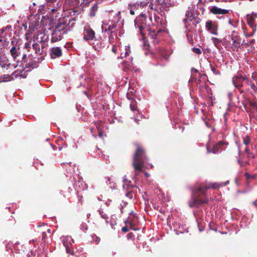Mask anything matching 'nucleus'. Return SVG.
Masks as SVG:
<instances>
[{"mask_svg":"<svg viewBox=\"0 0 257 257\" xmlns=\"http://www.w3.org/2000/svg\"><path fill=\"white\" fill-rule=\"evenodd\" d=\"M78 180L75 182L74 184V188L75 190L77 191V193H79V191L82 190H84L87 188V185L85 183L82 179L79 178L78 177Z\"/></svg>","mask_w":257,"mask_h":257,"instance_id":"22","label":"nucleus"},{"mask_svg":"<svg viewBox=\"0 0 257 257\" xmlns=\"http://www.w3.org/2000/svg\"><path fill=\"white\" fill-rule=\"evenodd\" d=\"M254 32H253V31H252V32L251 33H250L249 34L247 35L246 36L247 37H251V36H252L254 34Z\"/></svg>","mask_w":257,"mask_h":257,"instance_id":"58","label":"nucleus"},{"mask_svg":"<svg viewBox=\"0 0 257 257\" xmlns=\"http://www.w3.org/2000/svg\"><path fill=\"white\" fill-rule=\"evenodd\" d=\"M26 78L23 74V71H19L18 70L14 72L11 75L4 74L0 76V83L10 81L14 80L15 78Z\"/></svg>","mask_w":257,"mask_h":257,"instance_id":"12","label":"nucleus"},{"mask_svg":"<svg viewBox=\"0 0 257 257\" xmlns=\"http://www.w3.org/2000/svg\"><path fill=\"white\" fill-rule=\"evenodd\" d=\"M126 193H125V196L127 197H128L129 198L131 199L132 197H133V195H132V191L131 190H128L127 191H126Z\"/></svg>","mask_w":257,"mask_h":257,"instance_id":"45","label":"nucleus"},{"mask_svg":"<svg viewBox=\"0 0 257 257\" xmlns=\"http://www.w3.org/2000/svg\"><path fill=\"white\" fill-rule=\"evenodd\" d=\"M62 50L60 47H53L51 49L50 56L52 59L58 58L62 55Z\"/></svg>","mask_w":257,"mask_h":257,"instance_id":"24","label":"nucleus"},{"mask_svg":"<svg viewBox=\"0 0 257 257\" xmlns=\"http://www.w3.org/2000/svg\"><path fill=\"white\" fill-rule=\"evenodd\" d=\"M191 70H192V72H195V73L198 72V70L194 68H192Z\"/></svg>","mask_w":257,"mask_h":257,"instance_id":"59","label":"nucleus"},{"mask_svg":"<svg viewBox=\"0 0 257 257\" xmlns=\"http://www.w3.org/2000/svg\"><path fill=\"white\" fill-rule=\"evenodd\" d=\"M202 112L203 115L201 116L202 120L204 122L206 126L208 128H212V131H215L214 126L215 124V120L213 118L211 114L206 111L205 109H202Z\"/></svg>","mask_w":257,"mask_h":257,"instance_id":"9","label":"nucleus"},{"mask_svg":"<svg viewBox=\"0 0 257 257\" xmlns=\"http://www.w3.org/2000/svg\"><path fill=\"white\" fill-rule=\"evenodd\" d=\"M245 81L246 83H249V79L242 75L234 76L232 78V83L236 88H240L243 86V81Z\"/></svg>","mask_w":257,"mask_h":257,"instance_id":"14","label":"nucleus"},{"mask_svg":"<svg viewBox=\"0 0 257 257\" xmlns=\"http://www.w3.org/2000/svg\"><path fill=\"white\" fill-rule=\"evenodd\" d=\"M243 144L245 145H248L250 143V137L247 135L243 138Z\"/></svg>","mask_w":257,"mask_h":257,"instance_id":"38","label":"nucleus"},{"mask_svg":"<svg viewBox=\"0 0 257 257\" xmlns=\"http://www.w3.org/2000/svg\"><path fill=\"white\" fill-rule=\"evenodd\" d=\"M97 10V4H94L92 8H91L90 12V16L91 17H93L95 15V12Z\"/></svg>","mask_w":257,"mask_h":257,"instance_id":"32","label":"nucleus"},{"mask_svg":"<svg viewBox=\"0 0 257 257\" xmlns=\"http://www.w3.org/2000/svg\"><path fill=\"white\" fill-rule=\"evenodd\" d=\"M133 60V58L131 57L130 58V61H123V65H124V67L125 68H129L132 66V61Z\"/></svg>","mask_w":257,"mask_h":257,"instance_id":"36","label":"nucleus"},{"mask_svg":"<svg viewBox=\"0 0 257 257\" xmlns=\"http://www.w3.org/2000/svg\"><path fill=\"white\" fill-rule=\"evenodd\" d=\"M168 9V7L164 5L163 3L161 4L159 3L155 7L152 4H151L147 8L149 20L152 23L153 25H155L156 23L157 26L156 29L151 28L148 29V34L152 39V42L154 45L159 44L162 38V33L165 31L167 26L165 20L156 14H160L163 11H167Z\"/></svg>","mask_w":257,"mask_h":257,"instance_id":"1","label":"nucleus"},{"mask_svg":"<svg viewBox=\"0 0 257 257\" xmlns=\"http://www.w3.org/2000/svg\"><path fill=\"white\" fill-rule=\"evenodd\" d=\"M232 93H230H230H228V97H229V99H230V100H231V97H232Z\"/></svg>","mask_w":257,"mask_h":257,"instance_id":"62","label":"nucleus"},{"mask_svg":"<svg viewBox=\"0 0 257 257\" xmlns=\"http://www.w3.org/2000/svg\"><path fill=\"white\" fill-rule=\"evenodd\" d=\"M96 127L97 128L99 137L100 138H102L103 136V133L98 128V126L96 124Z\"/></svg>","mask_w":257,"mask_h":257,"instance_id":"50","label":"nucleus"},{"mask_svg":"<svg viewBox=\"0 0 257 257\" xmlns=\"http://www.w3.org/2000/svg\"><path fill=\"white\" fill-rule=\"evenodd\" d=\"M231 39L232 42L231 44L232 50L234 51H237L238 49L240 47V39L237 34L234 31H233L232 32Z\"/></svg>","mask_w":257,"mask_h":257,"instance_id":"15","label":"nucleus"},{"mask_svg":"<svg viewBox=\"0 0 257 257\" xmlns=\"http://www.w3.org/2000/svg\"><path fill=\"white\" fill-rule=\"evenodd\" d=\"M96 131V129L94 127H91L90 128V132L93 137H94L95 138H96V135L95 133V131Z\"/></svg>","mask_w":257,"mask_h":257,"instance_id":"48","label":"nucleus"},{"mask_svg":"<svg viewBox=\"0 0 257 257\" xmlns=\"http://www.w3.org/2000/svg\"><path fill=\"white\" fill-rule=\"evenodd\" d=\"M245 152L247 154V155H250V152H249V149L247 147H246L245 148Z\"/></svg>","mask_w":257,"mask_h":257,"instance_id":"55","label":"nucleus"},{"mask_svg":"<svg viewBox=\"0 0 257 257\" xmlns=\"http://www.w3.org/2000/svg\"><path fill=\"white\" fill-rule=\"evenodd\" d=\"M186 17L187 18L184 20V22L186 29L190 31L189 26L192 24L194 26H196L199 22L198 20H194V17L192 16V14L190 15L189 13L186 14Z\"/></svg>","mask_w":257,"mask_h":257,"instance_id":"16","label":"nucleus"},{"mask_svg":"<svg viewBox=\"0 0 257 257\" xmlns=\"http://www.w3.org/2000/svg\"><path fill=\"white\" fill-rule=\"evenodd\" d=\"M98 211L100 215L101 216V218L102 219H105L106 222L107 223H108V215L106 213H104V212L103 211H102V210H98Z\"/></svg>","mask_w":257,"mask_h":257,"instance_id":"33","label":"nucleus"},{"mask_svg":"<svg viewBox=\"0 0 257 257\" xmlns=\"http://www.w3.org/2000/svg\"><path fill=\"white\" fill-rule=\"evenodd\" d=\"M253 204L255 206H257V200H256V201H254V202H253Z\"/></svg>","mask_w":257,"mask_h":257,"instance_id":"64","label":"nucleus"},{"mask_svg":"<svg viewBox=\"0 0 257 257\" xmlns=\"http://www.w3.org/2000/svg\"><path fill=\"white\" fill-rule=\"evenodd\" d=\"M244 176L247 180H249L250 178H252L251 176L248 173H245Z\"/></svg>","mask_w":257,"mask_h":257,"instance_id":"51","label":"nucleus"},{"mask_svg":"<svg viewBox=\"0 0 257 257\" xmlns=\"http://www.w3.org/2000/svg\"><path fill=\"white\" fill-rule=\"evenodd\" d=\"M18 65L13 64L11 63H4L1 64L2 67L3 68H6L7 70L9 69H14L17 67Z\"/></svg>","mask_w":257,"mask_h":257,"instance_id":"29","label":"nucleus"},{"mask_svg":"<svg viewBox=\"0 0 257 257\" xmlns=\"http://www.w3.org/2000/svg\"><path fill=\"white\" fill-rule=\"evenodd\" d=\"M44 46L43 44H39L38 43H34L33 44H31L30 42H27L25 43V48L28 51V52H31L34 51L35 53L33 54L36 57L43 56L44 57V55L43 54V50Z\"/></svg>","mask_w":257,"mask_h":257,"instance_id":"7","label":"nucleus"},{"mask_svg":"<svg viewBox=\"0 0 257 257\" xmlns=\"http://www.w3.org/2000/svg\"><path fill=\"white\" fill-rule=\"evenodd\" d=\"M52 5H53V3H46L45 7L47 8V9L51 11V9L52 8Z\"/></svg>","mask_w":257,"mask_h":257,"instance_id":"49","label":"nucleus"},{"mask_svg":"<svg viewBox=\"0 0 257 257\" xmlns=\"http://www.w3.org/2000/svg\"><path fill=\"white\" fill-rule=\"evenodd\" d=\"M41 37L39 38V36H38V38L37 39L38 40V42H40L41 44L45 45L46 41L47 40L48 37L45 35L41 34Z\"/></svg>","mask_w":257,"mask_h":257,"instance_id":"30","label":"nucleus"},{"mask_svg":"<svg viewBox=\"0 0 257 257\" xmlns=\"http://www.w3.org/2000/svg\"><path fill=\"white\" fill-rule=\"evenodd\" d=\"M212 41H213L214 45L216 47H218V45L220 43L222 42L223 40H220L217 38L216 37H212L211 38Z\"/></svg>","mask_w":257,"mask_h":257,"instance_id":"34","label":"nucleus"},{"mask_svg":"<svg viewBox=\"0 0 257 257\" xmlns=\"http://www.w3.org/2000/svg\"><path fill=\"white\" fill-rule=\"evenodd\" d=\"M248 101H249V100H245L242 101V102H241L242 104L243 105V106L245 109H247V104L248 103Z\"/></svg>","mask_w":257,"mask_h":257,"instance_id":"46","label":"nucleus"},{"mask_svg":"<svg viewBox=\"0 0 257 257\" xmlns=\"http://www.w3.org/2000/svg\"><path fill=\"white\" fill-rule=\"evenodd\" d=\"M63 147H64V148H66L67 147V145L66 144H63V146H59V150L60 151L62 149Z\"/></svg>","mask_w":257,"mask_h":257,"instance_id":"57","label":"nucleus"},{"mask_svg":"<svg viewBox=\"0 0 257 257\" xmlns=\"http://www.w3.org/2000/svg\"><path fill=\"white\" fill-rule=\"evenodd\" d=\"M123 26V23L120 18H118L116 20H113L111 23L108 25L107 28L104 29L102 26V30L105 32H107L109 35V32L111 31V33H112V30L115 29L116 31L121 29Z\"/></svg>","mask_w":257,"mask_h":257,"instance_id":"11","label":"nucleus"},{"mask_svg":"<svg viewBox=\"0 0 257 257\" xmlns=\"http://www.w3.org/2000/svg\"><path fill=\"white\" fill-rule=\"evenodd\" d=\"M130 108L132 110V111H138V109H137L136 101L135 100H133L131 101V102L130 103Z\"/></svg>","mask_w":257,"mask_h":257,"instance_id":"31","label":"nucleus"},{"mask_svg":"<svg viewBox=\"0 0 257 257\" xmlns=\"http://www.w3.org/2000/svg\"><path fill=\"white\" fill-rule=\"evenodd\" d=\"M130 53L131 50L130 46H125L123 51L120 54V57L122 59L124 57H125L126 56L128 55Z\"/></svg>","mask_w":257,"mask_h":257,"instance_id":"28","label":"nucleus"},{"mask_svg":"<svg viewBox=\"0 0 257 257\" xmlns=\"http://www.w3.org/2000/svg\"><path fill=\"white\" fill-rule=\"evenodd\" d=\"M210 11L215 15H225L229 13V10L221 9L216 6L212 7Z\"/></svg>","mask_w":257,"mask_h":257,"instance_id":"25","label":"nucleus"},{"mask_svg":"<svg viewBox=\"0 0 257 257\" xmlns=\"http://www.w3.org/2000/svg\"><path fill=\"white\" fill-rule=\"evenodd\" d=\"M95 236V242L97 244L99 242L100 240V239L99 237L96 236L95 235H94Z\"/></svg>","mask_w":257,"mask_h":257,"instance_id":"52","label":"nucleus"},{"mask_svg":"<svg viewBox=\"0 0 257 257\" xmlns=\"http://www.w3.org/2000/svg\"><path fill=\"white\" fill-rule=\"evenodd\" d=\"M43 60V56L36 57L31 52L22 53L20 60L19 61L22 64L26 63L25 67L28 68H35L38 66V65Z\"/></svg>","mask_w":257,"mask_h":257,"instance_id":"5","label":"nucleus"},{"mask_svg":"<svg viewBox=\"0 0 257 257\" xmlns=\"http://www.w3.org/2000/svg\"><path fill=\"white\" fill-rule=\"evenodd\" d=\"M237 162L239 164L240 166L241 167L245 166L246 165L249 164V161L243 162L239 159L238 160Z\"/></svg>","mask_w":257,"mask_h":257,"instance_id":"41","label":"nucleus"},{"mask_svg":"<svg viewBox=\"0 0 257 257\" xmlns=\"http://www.w3.org/2000/svg\"><path fill=\"white\" fill-rule=\"evenodd\" d=\"M222 144V142L220 141L218 142V144L216 145L215 146H214L213 149V153L214 154H217L219 152V146H220V145Z\"/></svg>","mask_w":257,"mask_h":257,"instance_id":"35","label":"nucleus"},{"mask_svg":"<svg viewBox=\"0 0 257 257\" xmlns=\"http://www.w3.org/2000/svg\"><path fill=\"white\" fill-rule=\"evenodd\" d=\"M197 211H196V212H195V211H193L195 217L196 218V220L198 221L197 218V215H198L197 214Z\"/></svg>","mask_w":257,"mask_h":257,"instance_id":"61","label":"nucleus"},{"mask_svg":"<svg viewBox=\"0 0 257 257\" xmlns=\"http://www.w3.org/2000/svg\"><path fill=\"white\" fill-rule=\"evenodd\" d=\"M192 51L194 53L197 54H201V53H202V51L201 50H200V49L199 48H195V47H194L193 49H192Z\"/></svg>","mask_w":257,"mask_h":257,"instance_id":"42","label":"nucleus"},{"mask_svg":"<svg viewBox=\"0 0 257 257\" xmlns=\"http://www.w3.org/2000/svg\"><path fill=\"white\" fill-rule=\"evenodd\" d=\"M61 242L65 247L66 252L73 255L74 251L73 248V239L70 236H63L61 238Z\"/></svg>","mask_w":257,"mask_h":257,"instance_id":"8","label":"nucleus"},{"mask_svg":"<svg viewBox=\"0 0 257 257\" xmlns=\"http://www.w3.org/2000/svg\"><path fill=\"white\" fill-rule=\"evenodd\" d=\"M121 230L124 232H126L128 231V228L126 226L123 227Z\"/></svg>","mask_w":257,"mask_h":257,"instance_id":"53","label":"nucleus"},{"mask_svg":"<svg viewBox=\"0 0 257 257\" xmlns=\"http://www.w3.org/2000/svg\"><path fill=\"white\" fill-rule=\"evenodd\" d=\"M80 85L79 86H83L87 89H89L92 85V79L86 76L85 74L81 75L80 76Z\"/></svg>","mask_w":257,"mask_h":257,"instance_id":"20","label":"nucleus"},{"mask_svg":"<svg viewBox=\"0 0 257 257\" xmlns=\"http://www.w3.org/2000/svg\"><path fill=\"white\" fill-rule=\"evenodd\" d=\"M148 159L144 149L138 147L134 155L133 165L135 171H141L143 168L149 169L153 166L148 163Z\"/></svg>","mask_w":257,"mask_h":257,"instance_id":"4","label":"nucleus"},{"mask_svg":"<svg viewBox=\"0 0 257 257\" xmlns=\"http://www.w3.org/2000/svg\"><path fill=\"white\" fill-rule=\"evenodd\" d=\"M123 189L125 191H127L134 187L132 184V182L126 178L123 180Z\"/></svg>","mask_w":257,"mask_h":257,"instance_id":"27","label":"nucleus"},{"mask_svg":"<svg viewBox=\"0 0 257 257\" xmlns=\"http://www.w3.org/2000/svg\"><path fill=\"white\" fill-rule=\"evenodd\" d=\"M247 157L248 158H251L252 159H254L255 158V155L254 154L250 153V155H247Z\"/></svg>","mask_w":257,"mask_h":257,"instance_id":"54","label":"nucleus"},{"mask_svg":"<svg viewBox=\"0 0 257 257\" xmlns=\"http://www.w3.org/2000/svg\"><path fill=\"white\" fill-rule=\"evenodd\" d=\"M11 28V26H7L5 28H3L0 29V49H2L3 47H4L5 43L9 42L7 38V36L8 34L6 31Z\"/></svg>","mask_w":257,"mask_h":257,"instance_id":"17","label":"nucleus"},{"mask_svg":"<svg viewBox=\"0 0 257 257\" xmlns=\"http://www.w3.org/2000/svg\"><path fill=\"white\" fill-rule=\"evenodd\" d=\"M251 219L249 217L244 215L240 221V225L242 228H245L248 226L250 223Z\"/></svg>","mask_w":257,"mask_h":257,"instance_id":"26","label":"nucleus"},{"mask_svg":"<svg viewBox=\"0 0 257 257\" xmlns=\"http://www.w3.org/2000/svg\"><path fill=\"white\" fill-rule=\"evenodd\" d=\"M109 182V187L113 189H115V186H114V184L112 182H110V178L108 177L106 179V183L107 184Z\"/></svg>","mask_w":257,"mask_h":257,"instance_id":"40","label":"nucleus"},{"mask_svg":"<svg viewBox=\"0 0 257 257\" xmlns=\"http://www.w3.org/2000/svg\"><path fill=\"white\" fill-rule=\"evenodd\" d=\"M83 34L84 41H89L95 38L94 31L88 26L84 27Z\"/></svg>","mask_w":257,"mask_h":257,"instance_id":"13","label":"nucleus"},{"mask_svg":"<svg viewBox=\"0 0 257 257\" xmlns=\"http://www.w3.org/2000/svg\"><path fill=\"white\" fill-rule=\"evenodd\" d=\"M150 4L148 2L132 3L128 5L127 10L129 11L131 15H134L135 14V11L142 8H148Z\"/></svg>","mask_w":257,"mask_h":257,"instance_id":"10","label":"nucleus"},{"mask_svg":"<svg viewBox=\"0 0 257 257\" xmlns=\"http://www.w3.org/2000/svg\"><path fill=\"white\" fill-rule=\"evenodd\" d=\"M205 27L207 31L211 34L214 35H218L217 25L215 22H213L211 20L206 21L205 24Z\"/></svg>","mask_w":257,"mask_h":257,"instance_id":"18","label":"nucleus"},{"mask_svg":"<svg viewBox=\"0 0 257 257\" xmlns=\"http://www.w3.org/2000/svg\"><path fill=\"white\" fill-rule=\"evenodd\" d=\"M74 19L63 18L55 26L52 33V42H56L62 39L64 34L72 30V27L75 24Z\"/></svg>","mask_w":257,"mask_h":257,"instance_id":"3","label":"nucleus"},{"mask_svg":"<svg viewBox=\"0 0 257 257\" xmlns=\"http://www.w3.org/2000/svg\"><path fill=\"white\" fill-rule=\"evenodd\" d=\"M257 18V14H252V15H248L247 16V22L248 25L250 27L252 31L255 32L256 30V24L255 22V19Z\"/></svg>","mask_w":257,"mask_h":257,"instance_id":"21","label":"nucleus"},{"mask_svg":"<svg viewBox=\"0 0 257 257\" xmlns=\"http://www.w3.org/2000/svg\"><path fill=\"white\" fill-rule=\"evenodd\" d=\"M10 53L14 60L17 62V64L19 65V61L20 60L22 53L21 48L19 47L17 48L15 46H13L10 49Z\"/></svg>","mask_w":257,"mask_h":257,"instance_id":"19","label":"nucleus"},{"mask_svg":"<svg viewBox=\"0 0 257 257\" xmlns=\"http://www.w3.org/2000/svg\"><path fill=\"white\" fill-rule=\"evenodd\" d=\"M88 229V226L87 225V224L85 223H82L81 224V229L83 231H85L86 230H87Z\"/></svg>","mask_w":257,"mask_h":257,"instance_id":"44","label":"nucleus"},{"mask_svg":"<svg viewBox=\"0 0 257 257\" xmlns=\"http://www.w3.org/2000/svg\"><path fill=\"white\" fill-rule=\"evenodd\" d=\"M248 84L250 85L251 88L252 89L253 93L255 94H257V87L254 85V84L253 83H251L250 80H249V82Z\"/></svg>","mask_w":257,"mask_h":257,"instance_id":"37","label":"nucleus"},{"mask_svg":"<svg viewBox=\"0 0 257 257\" xmlns=\"http://www.w3.org/2000/svg\"><path fill=\"white\" fill-rule=\"evenodd\" d=\"M36 6V3H33V4H32V5H31V6H30L29 9H30L31 11H32V10H33V7H35V6Z\"/></svg>","mask_w":257,"mask_h":257,"instance_id":"56","label":"nucleus"},{"mask_svg":"<svg viewBox=\"0 0 257 257\" xmlns=\"http://www.w3.org/2000/svg\"><path fill=\"white\" fill-rule=\"evenodd\" d=\"M197 223H198V226L199 227V231H202L203 229L201 228V227L200 226V223L199 222H198Z\"/></svg>","mask_w":257,"mask_h":257,"instance_id":"60","label":"nucleus"},{"mask_svg":"<svg viewBox=\"0 0 257 257\" xmlns=\"http://www.w3.org/2000/svg\"><path fill=\"white\" fill-rule=\"evenodd\" d=\"M47 238V234H46V232L45 231H43L42 233V241L45 243H46V238Z\"/></svg>","mask_w":257,"mask_h":257,"instance_id":"43","label":"nucleus"},{"mask_svg":"<svg viewBox=\"0 0 257 257\" xmlns=\"http://www.w3.org/2000/svg\"><path fill=\"white\" fill-rule=\"evenodd\" d=\"M46 3H53L52 8L51 9V13L57 12L61 8V3L57 0H46Z\"/></svg>","mask_w":257,"mask_h":257,"instance_id":"23","label":"nucleus"},{"mask_svg":"<svg viewBox=\"0 0 257 257\" xmlns=\"http://www.w3.org/2000/svg\"><path fill=\"white\" fill-rule=\"evenodd\" d=\"M229 183L227 181L224 182L211 183L207 181L196 185L192 190V196L188 204L191 208L205 209V205L208 202L209 197L207 194V190L210 188L218 189L224 187Z\"/></svg>","mask_w":257,"mask_h":257,"instance_id":"2","label":"nucleus"},{"mask_svg":"<svg viewBox=\"0 0 257 257\" xmlns=\"http://www.w3.org/2000/svg\"><path fill=\"white\" fill-rule=\"evenodd\" d=\"M70 174H73L74 173H76L75 172V170H73V171H71V170H69Z\"/></svg>","mask_w":257,"mask_h":257,"instance_id":"63","label":"nucleus"},{"mask_svg":"<svg viewBox=\"0 0 257 257\" xmlns=\"http://www.w3.org/2000/svg\"><path fill=\"white\" fill-rule=\"evenodd\" d=\"M248 103L252 107L257 108V103L255 101H251L249 100Z\"/></svg>","mask_w":257,"mask_h":257,"instance_id":"47","label":"nucleus"},{"mask_svg":"<svg viewBox=\"0 0 257 257\" xmlns=\"http://www.w3.org/2000/svg\"><path fill=\"white\" fill-rule=\"evenodd\" d=\"M210 68L214 74L219 75L220 74V71L216 68H215L214 66H213L212 65H210Z\"/></svg>","mask_w":257,"mask_h":257,"instance_id":"39","label":"nucleus"},{"mask_svg":"<svg viewBox=\"0 0 257 257\" xmlns=\"http://www.w3.org/2000/svg\"><path fill=\"white\" fill-rule=\"evenodd\" d=\"M147 10H145L134 21L135 27L139 29L140 33L143 37L146 35L145 31H148V29H150L149 28L150 24L148 23L147 21Z\"/></svg>","mask_w":257,"mask_h":257,"instance_id":"6","label":"nucleus"}]
</instances>
